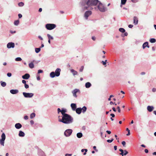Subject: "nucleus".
<instances>
[{"mask_svg":"<svg viewBox=\"0 0 156 156\" xmlns=\"http://www.w3.org/2000/svg\"><path fill=\"white\" fill-rule=\"evenodd\" d=\"M99 2L98 0H88L87 2V6H85L84 8L87 9H96L97 6Z\"/></svg>","mask_w":156,"mask_h":156,"instance_id":"f257e3e1","label":"nucleus"},{"mask_svg":"<svg viewBox=\"0 0 156 156\" xmlns=\"http://www.w3.org/2000/svg\"><path fill=\"white\" fill-rule=\"evenodd\" d=\"M58 121L64 123L69 124L72 123L73 119V117L68 114H65L64 116H62V119H59Z\"/></svg>","mask_w":156,"mask_h":156,"instance_id":"f03ea898","label":"nucleus"},{"mask_svg":"<svg viewBox=\"0 0 156 156\" xmlns=\"http://www.w3.org/2000/svg\"><path fill=\"white\" fill-rule=\"evenodd\" d=\"M98 9L101 12H104L107 11V9L101 2H99L97 5V7L96 9L95 10H97Z\"/></svg>","mask_w":156,"mask_h":156,"instance_id":"7ed1b4c3","label":"nucleus"},{"mask_svg":"<svg viewBox=\"0 0 156 156\" xmlns=\"http://www.w3.org/2000/svg\"><path fill=\"white\" fill-rule=\"evenodd\" d=\"M56 27V25L54 24L48 23L45 25V27L48 30H52Z\"/></svg>","mask_w":156,"mask_h":156,"instance_id":"20e7f679","label":"nucleus"},{"mask_svg":"<svg viewBox=\"0 0 156 156\" xmlns=\"http://www.w3.org/2000/svg\"><path fill=\"white\" fill-rule=\"evenodd\" d=\"M73 132V130L69 129L66 130L64 132V135L66 137H69L71 134Z\"/></svg>","mask_w":156,"mask_h":156,"instance_id":"39448f33","label":"nucleus"},{"mask_svg":"<svg viewBox=\"0 0 156 156\" xmlns=\"http://www.w3.org/2000/svg\"><path fill=\"white\" fill-rule=\"evenodd\" d=\"M5 139V135L4 133H3L1 135V139L0 140V144L4 146V141Z\"/></svg>","mask_w":156,"mask_h":156,"instance_id":"423d86ee","label":"nucleus"},{"mask_svg":"<svg viewBox=\"0 0 156 156\" xmlns=\"http://www.w3.org/2000/svg\"><path fill=\"white\" fill-rule=\"evenodd\" d=\"M24 96L26 98H31L34 96V94L32 93H29L23 92V93Z\"/></svg>","mask_w":156,"mask_h":156,"instance_id":"0eeeda50","label":"nucleus"},{"mask_svg":"<svg viewBox=\"0 0 156 156\" xmlns=\"http://www.w3.org/2000/svg\"><path fill=\"white\" fill-rule=\"evenodd\" d=\"M92 12L90 11H86L84 14V17L86 20L88 19V17L91 15Z\"/></svg>","mask_w":156,"mask_h":156,"instance_id":"6e6552de","label":"nucleus"},{"mask_svg":"<svg viewBox=\"0 0 156 156\" xmlns=\"http://www.w3.org/2000/svg\"><path fill=\"white\" fill-rule=\"evenodd\" d=\"M119 151L121 152V153H120L119 154L122 155V156L126 155L128 153V152L126 150L123 151L121 149H119Z\"/></svg>","mask_w":156,"mask_h":156,"instance_id":"1a4fd4ad","label":"nucleus"},{"mask_svg":"<svg viewBox=\"0 0 156 156\" xmlns=\"http://www.w3.org/2000/svg\"><path fill=\"white\" fill-rule=\"evenodd\" d=\"M79 92H80L79 90L76 89L72 91V93L73 94V96L75 98H76L77 97V96L76 94L77 93Z\"/></svg>","mask_w":156,"mask_h":156,"instance_id":"9d476101","label":"nucleus"},{"mask_svg":"<svg viewBox=\"0 0 156 156\" xmlns=\"http://www.w3.org/2000/svg\"><path fill=\"white\" fill-rule=\"evenodd\" d=\"M7 47L8 48H14L15 47V44L13 42H9L7 44Z\"/></svg>","mask_w":156,"mask_h":156,"instance_id":"9b49d317","label":"nucleus"},{"mask_svg":"<svg viewBox=\"0 0 156 156\" xmlns=\"http://www.w3.org/2000/svg\"><path fill=\"white\" fill-rule=\"evenodd\" d=\"M37 154L39 156H46L44 152L41 149L38 150Z\"/></svg>","mask_w":156,"mask_h":156,"instance_id":"f8f14e48","label":"nucleus"},{"mask_svg":"<svg viewBox=\"0 0 156 156\" xmlns=\"http://www.w3.org/2000/svg\"><path fill=\"white\" fill-rule=\"evenodd\" d=\"M61 69L59 68L57 69L55 72L56 76H58L60 75V72Z\"/></svg>","mask_w":156,"mask_h":156,"instance_id":"ddd939ff","label":"nucleus"},{"mask_svg":"<svg viewBox=\"0 0 156 156\" xmlns=\"http://www.w3.org/2000/svg\"><path fill=\"white\" fill-rule=\"evenodd\" d=\"M35 62L36 63L38 62V61H35L34 60L33 61V62H31L29 64V66L30 68L33 69L34 67V64L33 62Z\"/></svg>","mask_w":156,"mask_h":156,"instance_id":"4468645a","label":"nucleus"},{"mask_svg":"<svg viewBox=\"0 0 156 156\" xmlns=\"http://www.w3.org/2000/svg\"><path fill=\"white\" fill-rule=\"evenodd\" d=\"M30 77V75L28 73H26L22 76V78L24 79H28Z\"/></svg>","mask_w":156,"mask_h":156,"instance_id":"2eb2a0df","label":"nucleus"},{"mask_svg":"<svg viewBox=\"0 0 156 156\" xmlns=\"http://www.w3.org/2000/svg\"><path fill=\"white\" fill-rule=\"evenodd\" d=\"M133 20L134 24L135 25H137L138 24V22L137 17L136 16H134L133 17Z\"/></svg>","mask_w":156,"mask_h":156,"instance_id":"dca6fc26","label":"nucleus"},{"mask_svg":"<svg viewBox=\"0 0 156 156\" xmlns=\"http://www.w3.org/2000/svg\"><path fill=\"white\" fill-rule=\"evenodd\" d=\"M71 107L73 111H75L76 108V104L72 103L71 104Z\"/></svg>","mask_w":156,"mask_h":156,"instance_id":"f3484780","label":"nucleus"},{"mask_svg":"<svg viewBox=\"0 0 156 156\" xmlns=\"http://www.w3.org/2000/svg\"><path fill=\"white\" fill-rule=\"evenodd\" d=\"M19 92V91L17 90H10V92L12 94H15L18 93Z\"/></svg>","mask_w":156,"mask_h":156,"instance_id":"a211bd4d","label":"nucleus"},{"mask_svg":"<svg viewBox=\"0 0 156 156\" xmlns=\"http://www.w3.org/2000/svg\"><path fill=\"white\" fill-rule=\"evenodd\" d=\"M76 113L78 114H80L81 112V108H79L76 109L75 110Z\"/></svg>","mask_w":156,"mask_h":156,"instance_id":"6ab92c4d","label":"nucleus"},{"mask_svg":"<svg viewBox=\"0 0 156 156\" xmlns=\"http://www.w3.org/2000/svg\"><path fill=\"white\" fill-rule=\"evenodd\" d=\"M22 126V125L20 123H17L15 125V127L17 129H20L21 128Z\"/></svg>","mask_w":156,"mask_h":156,"instance_id":"aec40b11","label":"nucleus"},{"mask_svg":"<svg viewBox=\"0 0 156 156\" xmlns=\"http://www.w3.org/2000/svg\"><path fill=\"white\" fill-rule=\"evenodd\" d=\"M154 109V108L153 106H148L147 107V110L149 112L152 111Z\"/></svg>","mask_w":156,"mask_h":156,"instance_id":"412c9836","label":"nucleus"},{"mask_svg":"<svg viewBox=\"0 0 156 156\" xmlns=\"http://www.w3.org/2000/svg\"><path fill=\"white\" fill-rule=\"evenodd\" d=\"M148 42H146L144 43L143 45V48L144 49L146 47L148 48H149V46L148 45Z\"/></svg>","mask_w":156,"mask_h":156,"instance_id":"4be33fe9","label":"nucleus"},{"mask_svg":"<svg viewBox=\"0 0 156 156\" xmlns=\"http://www.w3.org/2000/svg\"><path fill=\"white\" fill-rule=\"evenodd\" d=\"M19 136L20 137H23L25 136V133L22 131H20L19 133Z\"/></svg>","mask_w":156,"mask_h":156,"instance_id":"5701e85b","label":"nucleus"},{"mask_svg":"<svg viewBox=\"0 0 156 156\" xmlns=\"http://www.w3.org/2000/svg\"><path fill=\"white\" fill-rule=\"evenodd\" d=\"M91 86V84L89 82H87L85 83V86L86 88H89Z\"/></svg>","mask_w":156,"mask_h":156,"instance_id":"b1692460","label":"nucleus"},{"mask_svg":"<svg viewBox=\"0 0 156 156\" xmlns=\"http://www.w3.org/2000/svg\"><path fill=\"white\" fill-rule=\"evenodd\" d=\"M71 72L73 73V75H77L78 73L75 70L73 69H72L70 70Z\"/></svg>","mask_w":156,"mask_h":156,"instance_id":"393cba45","label":"nucleus"},{"mask_svg":"<svg viewBox=\"0 0 156 156\" xmlns=\"http://www.w3.org/2000/svg\"><path fill=\"white\" fill-rule=\"evenodd\" d=\"M66 112V109L63 108L62 109L61 113L62 115V116H64L65 115V114H67L65 113Z\"/></svg>","mask_w":156,"mask_h":156,"instance_id":"a878e982","label":"nucleus"},{"mask_svg":"<svg viewBox=\"0 0 156 156\" xmlns=\"http://www.w3.org/2000/svg\"><path fill=\"white\" fill-rule=\"evenodd\" d=\"M50 77H51V78H54L55 76H56L54 72H51L50 73Z\"/></svg>","mask_w":156,"mask_h":156,"instance_id":"bb28decb","label":"nucleus"},{"mask_svg":"<svg viewBox=\"0 0 156 156\" xmlns=\"http://www.w3.org/2000/svg\"><path fill=\"white\" fill-rule=\"evenodd\" d=\"M87 109V107L85 106H83L82 108H81V111L82 110V112L84 113L86 111Z\"/></svg>","mask_w":156,"mask_h":156,"instance_id":"cd10ccee","label":"nucleus"},{"mask_svg":"<svg viewBox=\"0 0 156 156\" xmlns=\"http://www.w3.org/2000/svg\"><path fill=\"white\" fill-rule=\"evenodd\" d=\"M76 136L78 138H80L83 136V134L81 133H79L77 134Z\"/></svg>","mask_w":156,"mask_h":156,"instance_id":"c85d7f7f","label":"nucleus"},{"mask_svg":"<svg viewBox=\"0 0 156 156\" xmlns=\"http://www.w3.org/2000/svg\"><path fill=\"white\" fill-rule=\"evenodd\" d=\"M127 0H121V4L120 6L122 7V5H124L125 4Z\"/></svg>","mask_w":156,"mask_h":156,"instance_id":"c756f323","label":"nucleus"},{"mask_svg":"<svg viewBox=\"0 0 156 156\" xmlns=\"http://www.w3.org/2000/svg\"><path fill=\"white\" fill-rule=\"evenodd\" d=\"M0 82L1 83V85L2 87H5L6 86V84L5 82L1 81Z\"/></svg>","mask_w":156,"mask_h":156,"instance_id":"7c9ffc66","label":"nucleus"},{"mask_svg":"<svg viewBox=\"0 0 156 156\" xmlns=\"http://www.w3.org/2000/svg\"><path fill=\"white\" fill-rule=\"evenodd\" d=\"M47 37L48 39L49 40H53L54 39L53 37L52 36H51L49 34H47Z\"/></svg>","mask_w":156,"mask_h":156,"instance_id":"2f4dec72","label":"nucleus"},{"mask_svg":"<svg viewBox=\"0 0 156 156\" xmlns=\"http://www.w3.org/2000/svg\"><path fill=\"white\" fill-rule=\"evenodd\" d=\"M41 50L40 48H35V51L36 53H38Z\"/></svg>","mask_w":156,"mask_h":156,"instance_id":"473e14b6","label":"nucleus"},{"mask_svg":"<svg viewBox=\"0 0 156 156\" xmlns=\"http://www.w3.org/2000/svg\"><path fill=\"white\" fill-rule=\"evenodd\" d=\"M19 23V21L18 20H15L14 22V24L16 26H17L18 25Z\"/></svg>","mask_w":156,"mask_h":156,"instance_id":"72a5a7b5","label":"nucleus"},{"mask_svg":"<svg viewBox=\"0 0 156 156\" xmlns=\"http://www.w3.org/2000/svg\"><path fill=\"white\" fill-rule=\"evenodd\" d=\"M150 41L151 43H154L156 42V40L154 38H151L150 40Z\"/></svg>","mask_w":156,"mask_h":156,"instance_id":"f704fd0d","label":"nucleus"},{"mask_svg":"<svg viewBox=\"0 0 156 156\" xmlns=\"http://www.w3.org/2000/svg\"><path fill=\"white\" fill-rule=\"evenodd\" d=\"M119 30L122 33H125V30L123 28H120L119 29Z\"/></svg>","mask_w":156,"mask_h":156,"instance_id":"c9c22d12","label":"nucleus"},{"mask_svg":"<svg viewBox=\"0 0 156 156\" xmlns=\"http://www.w3.org/2000/svg\"><path fill=\"white\" fill-rule=\"evenodd\" d=\"M35 116V114L34 113H31L30 115V118L31 119H33Z\"/></svg>","mask_w":156,"mask_h":156,"instance_id":"e433bc0d","label":"nucleus"},{"mask_svg":"<svg viewBox=\"0 0 156 156\" xmlns=\"http://www.w3.org/2000/svg\"><path fill=\"white\" fill-rule=\"evenodd\" d=\"M85 151V152L83 153L84 155H86V152L87 151V149H82L81 150V151L82 152H84V151Z\"/></svg>","mask_w":156,"mask_h":156,"instance_id":"4c0bfd02","label":"nucleus"},{"mask_svg":"<svg viewBox=\"0 0 156 156\" xmlns=\"http://www.w3.org/2000/svg\"><path fill=\"white\" fill-rule=\"evenodd\" d=\"M22 60L21 58L20 57H17L16 58L15 60L16 61H20Z\"/></svg>","mask_w":156,"mask_h":156,"instance_id":"58836bf2","label":"nucleus"},{"mask_svg":"<svg viewBox=\"0 0 156 156\" xmlns=\"http://www.w3.org/2000/svg\"><path fill=\"white\" fill-rule=\"evenodd\" d=\"M18 5L19 6H23L24 5V4L23 2H20L19 3Z\"/></svg>","mask_w":156,"mask_h":156,"instance_id":"ea45409f","label":"nucleus"},{"mask_svg":"<svg viewBox=\"0 0 156 156\" xmlns=\"http://www.w3.org/2000/svg\"><path fill=\"white\" fill-rule=\"evenodd\" d=\"M83 68H84V66H81L80 69V72H82L83 69Z\"/></svg>","mask_w":156,"mask_h":156,"instance_id":"a19ab883","label":"nucleus"},{"mask_svg":"<svg viewBox=\"0 0 156 156\" xmlns=\"http://www.w3.org/2000/svg\"><path fill=\"white\" fill-rule=\"evenodd\" d=\"M114 139L113 138H112L111 140H107V142L108 143H111L113 140Z\"/></svg>","mask_w":156,"mask_h":156,"instance_id":"79ce46f5","label":"nucleus"},{"mask_svg":"<svg viewBox=\"0 0 156 156\" xmlns=\"http://www.w3.org/2000/svg\"><path fill=\"white\" fill-rule=\"evenodd\" d=\"M107 62V60H106L105 61H102L101 62L104 65H106Z\"/></svg>","mask_w":156,"mask_h":156,"instance_id":"37998d69","label":"nucleus"},{"mask_svg":"<svg viewBox=\"0 0 156 156\" xmlns=\"http://www.w3.org/2000/svg\"><path fill=\"white\" fill-rule=\"evenodd\" d=\"M37 80H40V78L39 75H38V74L37 75Z\"/></svg>","mask_w":156,"mask_h":156,"instance_id":"c03bdc74","label":"nucleus"},{"mask_svg":"<svg viewBox=\"0 0 156 156\" xmlns=\"http://www.w3.org/2000/svg\"><path fill=\"white\" fill-rule=\"evenodd\" d=\"M24 87L26 89H27L29 87V85L26 83L24 85Z\"/></svg>","mask_w":156,"mask_h":156,"instance_id":"a18cd8bd","label":"nucleus"},{"mask_svg":"<svg viewBox=\"0 0 156 156\" xmlns=\"http://www.w3.org/2000/svg\"><path fill=\"white\" fill-rule=\"evenodd\" d=\"M43 72V71L41 69H39L38 71V73L39 74L40 73H42Z\"/></svg>","mask_w":156,"mask_h":156,"instance_id":"49530a36","label":"nucleus"},{"mask_svg":"<svg viewBox=\"0 0 156 156\" xmlns=\"http://www.w3.org/2000/svg\"><path fill=\"white\" fill-rule=\"evenodd\" d=\"M7 76L8 77H10L11 76L12 74L11 73H8L7 74Z\"/></svg>","mask_w":156,"mask_h":156,"instance_id":"de8ad7c7","label":"nucleus"},{"mask_svg":"<svg viewBox=\"0 0 156 156\" xmlns=\"http://www.w3.org/2000/svg\"><path fill=\"white\" fill-rule=\"evenodd\" d=\"M122 144L123 146H125L126 145V143L125 141H123L122 142Z\"/></svg>","mask_w":156,"mask_h":156,"instance_id":"09e8293b","label":"nucleus"},{"mask_svg":"<svg viewBox=\"0 0 156 156\" xmlns=\"http://www.w3.org/2000/svg\"><path fill=\"white\" fill-rule=\"evenodd\" d=\"M117 109L118 112L120 113L121 112V110L120 107L119 106H118Z\"/></svg>","mask_w":156,"mask_h":156,"instance_id":"8fccbe9b","label":"nucleus"},{"mask_svg":"<svg viewBox=\"0 0 156 156\" xmlns=\"http://www.w3.org/2000/svg\"><path fill=\"white\" fill-rule=\"evenodd\" d=\"M28 117L27 115H25L24 116V119L25 120L28 119Z\"/></svg>","mask_w":156,"mask_h":156,"instance_id":"3c124183","label":"nucleus"},{"mask_svg":"<svg viewBox=\"0 0 156 156\" xmlns=\"http://www.w3.org/2000/svg\"><path fill=\"white\" fill-rule=\"evenodd\" d=\"M128 27L129 28H132L133 27V25L132 24H129L128 25Z\"/></svg>","mask_w":156,"mask_h":156,"instance_id":"603ef678","label":"nucleus"},{"mask_svg":"<svg viewBox=\"0 0 156 156\" xmlns=\"http://www.w3.org/2000/svg\"><path fill=\"white\" fill-rule=\"evenodd\" d=\"M152 91L154 92H156V89L155 88H153V89H152Z\"/></svg>","mask_w":156,"mask_h":156,"instance_id":"864d4df0","label":"nucleus"},{"mask_svg":"<svg viewBox=\"0 0 156 156\" xmlns=\"http://www.w3.org/2000/svg\"><path fill=\"white\" fill-rule=\"evenodd\" d=\"M93 148L96 151H98V150L96 149V147L95 146H94L93 147Z\"/></svg>","mask_w":156,"mask_h":156,"instance_id":"5fc2aeb1","label":"nucleus"},{"mask_svg":"<svg viewBox=\"0 0 156 156\" xmlns=\"http://www.w3.org/2000/svg\"><path fill=\"white\" fill-rule=\"evenodd\" d=\"M57 110H58V113L60 112H61V110L59 108H58V109H57Z\"/></svg>","mask_w":156,"mask_h":156,"instance_id":"6e6d98bb","label":"nucleus"},{"mask_svg":"<svg viewBox=\"0 0 156 156\" xmlns=\"http://www.w3.org/2000/svg\"><path fill=\"white\" fill-rule=\"evenodd\" d=\"M22 16V15L21 14H18V17L19 18H21Z\"/></svg>","mask_w":156,"mask_h":156,"instance_id":"4d7b16f0","label":"nucleus"},{"mask_svg":"<svg viewBox=\"0 0 156 156\" xmlns=\"http://www.w3.org/2000/svg\"><path fill=\"white\" fill-rule=\"evenodd\" d=\"M22 82L24 84V85L25 84H26V81L25 80H22Z\"/></svg>","mask_w":156,"mask_h":156,"instance_id":"13d9d810","label":"nucleus"},{"mask_svg":"<svg viewBox=\"0 0 156 156\" xmlns=\"http://www.w3.org/2000/svg\"><path fill=\"white\" fill-rule=\"evenodd\" d=\"M30 123L31 125H33L34 124V122L33 120H31L30 121Z\"/></svg>","mask_w":156,"mask_h":156,"instance_id":"bf43d9fd","label":"nucleus"},{"mask_svg":"<svg viewBox=\"0 0 156 156\" xmlns=\"http://www.w3.org/2000/svg\"><path fill=\"white\" fill-rule=\"evenodd\" d=\"M72 154H65V156H71Z\"/></svg>","mask_w":156,"mask_h":156,"instance_id":"052dcab7","label":"nucleus"},{"mask_svg":"<svg viewBox=\"0 0 156 156\" xmlns=\"http://www.w3.org/2000/svg\"><path fill=\"white\" fill-rule=\"evenodd\" d=\"M133 2L135 3L137 2V0H131Z\"/></svg>","mask_w":156,"mask_h":156,"instance_id":"680f3d73","label":"nucleus"},{"mask_svg":"<svg viewBox=\"0 0 156 156\" xmlns=\"http://www.w3.org/2000/svg\"><path fill=\"white\" fill-rule=\"evenodd\" d=\"M106 132L109 134H110L111 133V132L110 131L107 130Z\"/></svg>","mask_w":156,"mask_h":156,"instance_id":"e2e57ef3","label":"nucleus"},{"mask_svg":"<svg viewBox=\"0 0 156 156\" xmlns=\"http://www.w3.org/2000/svg\"><path fill=\"white\" fill-rule=\"evenodd\" d=\"M38 37L41 40H43V38L40 36H38Z\"/></svg>","mask_w":156,"mask_h":156,"instance_id":"0e129e2a","label":"nucleus"},{"mask_svg":"<svg viewBox=\"0 0 156 156\" xmlns=\"http://www.w3.org/2000/svg\"><path fill=\"white\" fill-rule=\"evenodd\" d=\"M144 151L146 153H148V150L147 149H145Z\"/></svg>","mask_w":156,"mask_h":156,"instance_id":"69168bd1","label":"nucleus"},{"mask_svg":"<svg viewBox=\"0 0 156 156\" xmlns=\"http://www.w3.org/2000/svg\"><path fill=\"white\" fill-rule=\"evenodd\" d=\"M110 115L111 116H112V117H114L115 116V115L114 114H110Z\"/></svg>","mask_w":156,"mask_h":156,"instance_id":"338daca9","label":"nucleus"},{"mask_svg":"<svg viewBox=\"0 0 156 156\" xmlns=\"http://www.w3.org/2000/svg\"><path fill=\"white\" fill-rule=\"evenodd\" d=\"M114 149L115 150H116L117 149V147L116 146H115L114 147Z\"/></svg>","mask_w":156,"mask_h":156,"instance_id":"774afa93","label":"nucleus"}]
</instances>
